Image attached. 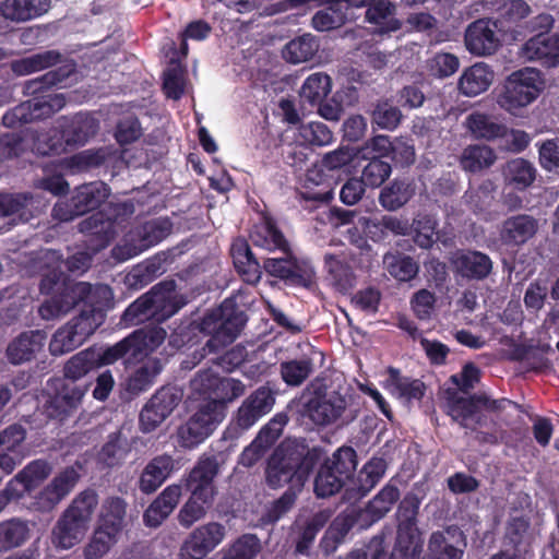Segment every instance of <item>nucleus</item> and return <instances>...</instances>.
<instances>
[{
  "label": "nucleus",
  "mask_w": 559,
  "mask_h": 559,
  "mask_svg": "<svg viewBox=\"0 0 559 559\" xmlns=\"http://www.w3.org/2000/svg\"><path fill=\"white\" fill-rule=\"evenodd\" d=\"M314 2L317 5H328L319 10L311 19L312 27L318 32H329L342 27L348 20L346 10L341 4L334 2H323V0H309L306 4Z\"/></svg>",
  "instance_id": "39"
},
{
  "label": "nucleus",
  "mask_w": 559,
  "mask_h": 559,
  "mask_svg": "<svg viewBox=\"0 0 559 559\" xmlns=\"http://www.w3.org/2000/svg\"><path fill=\"white\" fill-rule=\"evenodd\" d=\"M444 412L464 429L469 428L473 424L487 426L488 423V417L480 409L478 394L464 397L456 392L449 393L444 403Z\"/></svg>",
  "instance_id": "22"
},
{
  "label": "nucleus",
  "mask_w": 559,
  "mask_h": 559,
  "mask_svg": "<svg viewBox=\"0 0 559 559\" xmlns=\"http://www.w3.org/2000/svg\"><path fill=\"white\" fill-rule=\"evenodd\" d=\"M96 364L91 354L90 347L73 355L63 366V378L56 381H68L76 383V381L95 370Z\"/></svg>",
  "instance_id": "59"
},
{
  "label": "nucleus",
  "mask_w": 559,
  "mask_h": 559,
  "mask_svg": "<svg viewBox=\"0 0 559 559\" xmlns=\"http://www.w3.org/2000/svg\"><path fill=\"white\" fill-rule=\"evenodd\" d=\"M26 429L20 424H12L0 431V468L11 474L25 457Z\"/></svg>",
  "instance_id": "23"
},
{
  "label": "nucleus",
  "mask_w": 559,
  "mask_h": 559,
  "mask_svg": "<svg viewBox=\"0 0 559 559\" xmlns=\"http://www.w3.org/2000/svg\"><path fill=\"white\" fill-rule=\"evenodd\" d=\"M110 189L103 181H93L74 188L67 201H58L52 207V217L70 222L97 210L109 197Z\"/></svg>",
  "instance_id": "11"
},
{
  "label": "nucleus",
  "mask_w": 559,
  "mask_h": 559,
  "mask_svg": "<svg viewBox=\"0 0 559 559\" xmlns=\"http://www.w3.org/2000/svg\"><path fill=\"white\" fill-rule=\"evenodd\" d=\"M388 383L397 395L406 401H420L426 393V384L419 379L404 377L397 368H388Z\"/></svg>",
  "instance_id": "48"
},
{
  "label": "nucleus",
  "mask_w": 559,
  "mask_h": 559,
  "mask_svg": "<svg viewBox=\"0 0 559 559\" xmlns=\"http://www.w3.org/2000/svg\"><path fill=\"white\" fill-rule=\"evenodd\" d=\"M313 372V362L309 357L293 359L281 364L283 381L290 386H299Z\"/></svg>",
  "instance_id": "62"
},
{
  "label": "nucleus",
  "mask_w": 559,
  "mask_h": 559,
  "mask_svg": "<svg viewBox=\"0 0 559 559\" xmlns=\"http://www.w3.org/2000/svg\"><path fill=\"white\" fill-rule=\"evenodd\" d=\"M347 408V401L337 391L318 388L309 394L300 412L313 426L325 428L336 424Z\"/></svg>",
  "instance_id": "13"
},
{
  "label": "nucleus",
  "mask_w": 559,
  "mask_h": 559,
  "mask_svg": "<svg viewBox=\"0 0 559 559\" xmlns=\"http://www.w3.org/2000/svg\"><path fill=\"white\" fill-rule=\"evenodd\" d=\"M175 509V484L168 485L143 514L144 524L157 527Z\"/></svg>",
  "instance_id": "45"
},
{
  "label": "nucleus",
  "mask_w": 559,
  "mask_h": 559,
  "mask_svg": "<svg viewBox=\"0 0 559 559\" xmlns=\"http://www.w3.org/2000/svg\"><path fill=\"white\" fill-rule=\"evenodd\" d=\"M395 7L388 0H379L366 10V21L379 26L380 33L396 32L402 27L400 20L393 16Z\"/></svg>",
  "instance_id": "42"
},
{
  "label": "nucleus",
  "mask_w": 559,
  "mask_h": 559,
  "mask_svg": "<svg viewBox=\"0 0 559 559\" xmlns=\"http://www.w3.org/2000/svg\"><path fill=\"white\" fill-rule=\"evenodd\" d=\"M174 461L169 455H158L144 467L139 479V489L143 493L155 492L169 476Z\"/></svg>",
  "instance_id": "32"
},
{
  "label": "nucleus",
  "mask_w": 559,
  "mask_h": 559,
  "mask_svg": "<svg viewBox=\"0 0 559 559\" xmlns=\"http://www.w3.org/2000/svg\"><path fill=\"white\" fill-rule=\"evenodd\" d=\"M33 150L43 156L60 155L66 153L69 147L66 144L64 135L59 124L39 133L34 140Z\"/></svg>",
  "instance_id": "58"
},
{
  "label": "nucleus",
  "mask_w": 559,
  "mask_h": 559,
  "mask_svg": "<svg viewBox=\"0 0 559 559\" xmlns=\"http://www.w3.org/2000/svg\"><path fill=\"white\" fill-rule=\"evenodd\" d=\"M496 158L493 150L487 145H468L461 155L460 165L466 171L477 173L490 167Z\"/></svg>",
  "instance_id": "54"
},
{
  "label": "nucleus",
  "mask_w": 559,
  "mask_h": 559,
  "mask_svg": "<svg viewBox=\"0 0 559 559\" xmlns=\"http://www.w3.org/2000/svg\"><path fill=\"white\" fill-rule=\"evenodd\" d=\"M97 506L98 495L94 489L81 491L57 521L51 534L52 544L60 549H70L79 544Z\"/></svg>",
  "instance_id": "6"
},
{
  "label": "nucleus",
  "mask_w": 559,
  "mask_h": 559,
  "mask_svg": "<svg viewBox=\"0 0 559 559\" xmlns=\"http://www.w3.org/2000/svg\"><path fill=\"white\" fill-rule=\"evenodd\" d=\"M453 272L467 281H484L493 270L491 258L474 249H457L450 258Z\"/></svg>",
  "instance_id": "18"
},
{
  "label": "nucleus",
  "mask_w": 559,
  "mask_h": 559,
  "mask_svg": "<svg viewBox=\"0 0 559 559\" xmlns=\"http://www.w3.org/2000/svg\"><path fill=\"white\" fill-rule=\"evenodd\" d=\"M162 371V365L158 359H148L142 364L126 382V391L136 396L147 391L154 383L155 377Z\"/></svg>",
  "instance_id": "46"
},
{
  "label": "nucleus",
  "mask_w": 559,
  "mask_h": 559,
  "mask_svg": "<svg viewBox=\"0 0 559 559\" xmlns=\"http://www.w3.org/2000/svg\"><path fill=\"white\" fill-rule=\"evenodd\" d=\"M332 467V471L344 480H350L357 469L358 456L356 450L350 445H342L336 449L331 456L325 449V459L323 461Z\"/></svg>",
  "instance_id": "43"
},
{
  "label": "nucleus",
  "mask_w": 559,
  "mask_h": 559,
  "mask_svg": "<svg viewBox=\"0 0 559 559\" xmlns=\"http://www.w3.org/2000/svg\"><path fill=\"white\" fill-rule=\"evenodd\" d=\"M247 320L246 312L236 299L226 298L217 308L207 312L197 325L200 332L210 335L204 349L209 353H218L230 345L245 328Z\"/></svg>",
  "instance_id": "5"
},
{
  "label": "nucleus",
  "mask_w": 559,
  "mask_h": 559,
  "mask_svg": "<svg viewBox=\"0 0 559 559\" xmlns=\"http://www.w3.org/2000/svg\"><path fill=\"white\" fill-rule=\"evenodd\" d=\"M167 336V332L159 325H147L138 329L129 334L132 337L131 343L133 346V354L139 358V361L159 347Z\"/></svg>",
  "instance_id": "37"
},
{
  "label": "nucleus",
  "mask_w": 559,
  "mask_h": 559,
  "mask_svg": "<svg viewBox=\"0 0 559 559\" xmlns=\"http://www.w3.org/2000/svg\"><path fill=\"white\" fill-rule=\"evenodd\" d=\"M313 491L318 498H328L342 490L346 480L332 471V467L322 463L313 475Z\"/></svg>",
  "instance_id": "57"
},
{
  "label": "nucleus",
  "mask_w": 559,
  "mask_h": 559,
  "mask_svg": "<svg viewBox=\"0 0 559 559\" xmlns=\"http://www.w3.org/2000/svg\"><path fill=\"white\" fill-rule=\"evenodd\" d=\"M421 498L408 491L397 504L395 512L396 539L390 559H419L424 539L418 528V514Z\"/></svg>",
  "instance_id": "9"
},
{
  "label": "nucleus",
  "mask_w": 559,
  "mask_h": 559,
  "mask_svg": "<svg viewBox=\"0 0 559 559\" xmlns=\"http://www.w3.org/2000/svg\"><path fill=\"white\" fill-rule=\"evenodd\" d=\"M62 55L58 50H45L12 61L11 69L16 75H28L62 63Z\"/></svg>",
  "instance_id": "36"
},
{
  "label": "nucleus",
  "mask_w": 559,
  "mask_h": 559,
  "mask_svg": "<svg viewBox=\"0 0 559 559\" xmlns=\"http://www.w3.org/2000/svg\"><path fill=\"white\" fill-rule=\"evenodd\" d=\"M79 480L80 474L74 466L63 468L38 493L37 504L39 509L52 510L73 490Z\"/></svg>",
  "instance_id": "25"
},
{
  "label": "nucleus",
  "mask_w": 559,
  "mask_h": 559,
  "mask_svg": "<svg viewBox=\"0 0 559 559\" xmlns=\"http://www.w3.org/2000/svg\"><path fill=\"white\" fill-rule=\"evenodd\" d=\"M504 178L508 185L523 191L534 182L536 169L528 160L515 158L507 163Z\"/></svg>",
  "instance_id": "53"
},
{
  "label": "nucleus",
  "mask_w": 559,
  "mask_h": 559,
  "mask_svg": "<svg viewBox=\"0 0 559 559\" xmlns=\"http://www.w3.org/2000/svg\"><path fill=\"white\" fill-rule=\"evenodd\" d=\"M325 459V447L305 437H287L273 450L264 469L271 489L290 486L302 490Z\"/></svg>",
  "instance_id": "2"
},
{
  "label": "nucleus",
  "mask_w": 559,
  "mask_h": 559,
  "mask_svg": "<svg viewBox=\"0 0 559 559\" xmlns=\"http://www.w3.org/2000/svg\"><path fill=\"white\" fill-rule=\"evenodd\" d=\"M219 404L205 402L190 417L186 425L177 428V439L185 448H194L203 442L222 421L219 412H216Z\"/></svg>",
  "instance_id": "15"
},
{
  "label": "nucleus",
  "mask_w": 559,
  "mask_h": 559,
  "mask_svg": "<svg viewBox=\"0 0 559 559\" xmlns=\"http://www.w3.org/2000/svg\"><path fill=\"white\" fill-rule=\"evenodd\" d=\"M75 72L76 64L71 60L36 79L26 81L23 93L32 98L7 111L2 117V123L8 128H16L49 118L61 110L66 106V97L63 94L52 92L51 87L63 84Z\"/></svg>",
  "instance_id": "4"
},
{
  "label": "nucleus",
  "mask_w": 559,
  "mask_h": 559,
  "mask_svg": "<svg viewBox=\"0 0 559 559\" xmlns=\"http://www.w3.org/2000/svg\"><path fill=\"white\" fill-rule=\"evenodd\" d=\"M492 79V70L487 64L478 62L463 71L457 86L463 95L477 96L488 90Z\"/></svg>",
  "instance_id": "33"
},
{
  "label": "nucleus",
  "mask_w": 559,
  "mask_h": 559,
  "mask_svg": "<svg viewBox=\"0 0 559 559\" xmlns=\"http://www.w3.org/2000/svg\"><path fill=\"white\" fill-rule=\"evenodd\" d=\"M274 404L275 393L272 389L266 385L259 386L243 400L233 424L240 432L246 431L269 414Z\"/></svg>",
  "instance_id": "16"
},
{
  "label": "nucleus",
  "mask_w": 559,
  "mask_h": 559,
  "mask_svg": "<svg viewBox=\"0 0 559 559\" xmlns=\"http://www.w3.org/2000/svg\"><path fill=\"white\" fill-rule=\"evenodd\" d=\"M39 292L49 296L38 309L44 320L57 319L82 304L80 313L53 333L49 343L52 356L81 346L105 320L97 301L99 289L86 282H73L60 270L53 269L41 276Z\"/></svg>",
  "instance_id": "1"
},
{
  "label": "nucleus",
  "mask_w": 559,
  "mask_h": 559,
  "mask_svg": "<svg viewBox=\"0 0 559 559\" xmlns=\"http://www.w3.org/2000/svg\"><path fill=\"white\" fill-rule=\"evenodd\" d=\"M520 56L547 69L559 67V34L532 36L521 46Z\"/></svg>",
  "instance_id": "21"
},
{
  "label": "nucleus",
  "mask_w": 559,
  "mask_h": 559,
  "mask_svg": "<svg viewBox=\"0 0 559 559\" xmlns=\"http://www.w3.org/2000/svg\"><path fill=\"white\" fill-rule=\"evenodd\" d=\"M531 521L524 515L511 516L507 524L503 540L514 551H521L523 546L531 544Z\"/></svg>",
  "instance_id": "55"
},
{
  "label": "nucleus",
  "mask_w": 559,
  "mask_h": 559,
  "mask_svg": "<svg viewBox=\"0 0 559 559\" xmlns=\"http://www.w3.org/2000/svg\"><path fill=\"white\" fill-rule=\"evenodd\" d=\"M27 523L19 519L0 522V549L9 550L21 546L28 538Z\"/></svg>",
  "instance_id": "60"
},
{
  "label": "nucleus",
  "mask_w": 559,
  "mask_h": 559,
  "mask_svg": "<svg viewBox=\"0 0 559 559\" xmlns=\"http://www.w3.org/2000/svg\"><path fill=\"white\" fill-rule=\"evenodd\" d=\"M531 13L532 8L525 0H506L498 5L496 16L491 19L498 32L504 34L519 26Z\"/></svg>",
  "instance_id": "31"
},
{
  "label": "nucleus",
  "mask_w": 559,
  "mask_h": 559,
  "mask_svg": "<svg viewBox=\"0 0 559 559\" xmlns=\"http://www.w3.org/2000/svg\"><path fill=\"white\" fill-rule=\"evenodd\" d=\"M249 237L253 246L267 251L278 250L286 252L288 251V247H290L275 221L271 217H265L263 222L254 225Z\"/></svg>",
  "instance_id": "30"
},
{
  "label": "nucleus",
  "mask_w": 559,
  "mask_h": 559,
  "mask_svg": "<svg viewBox=\"0 0 559 559\" xmlns=\"http://www.w3.org/2000/svg\"><path fill=\"white\" fill-rule=\"evenodd\" d=\"M386 471V461L383 457H371L359 471L355 484L359 498L370 492L382 479Z\"/></svg>",
  "instance_id": "52"
},
{
  "label": "nucleus",
  "mask_w": 559,
  "mask_h": 559,
  "mask_svg": "<svg viewBox=\"0 0 559 559\" xmlns=\"http://www.w3.org/2000/svg\"><path fill=\"white\" fill-rule=\"evenodd\" d=\"M51 469V465L46 460H34L15 475V479L24 486V490H33L48 478Z\"/></svg>",
  "instance_id": "63"
},
{
  "label": "nucleus",
  "mask_w": 559,
  "mask_h": 559,
  "mask_svg": "<svg viewBox=\"0 0 559 559\" xmlns=\"http://www.w3.org/2000/svg\"><path fill=\"white\" fill-rule=\"evenodd\" d=\"M126 507L124 500L120 497L108 499L104 506L97 528L109 532L117 537L118 533L122 530Z\"/></svg>",
  "instance_id": "56"
},
{
  "label": "nucleus",
  "mask_w": 559,
  "mask_h": 559,
  "mask_svg": "<svg viewBox=\"0 0 559 559\" xmlns=\"http://www.w3.org/2000/svg\"><path fill=\"white\" fill-rule=\"evenodd\" d=\"M415 194V185L408 178H395L380 191L379 202L388 211L404 206Z\"/></svg>",
  "instance_id": "34"
},
{
  "label": "nucleus",
  "mask_w": 559,
  "mask_h": 559,
  "mask_svg": "<svg viewBox=\"0 0 559 559\" xmlns=\"http://www.w3.org/2000/svg\"><path fill=\"white\" fill-rule=\"evenodd\" d=\"M175 314V280L154 285L148 292L131 302L121 316L124 326H133L153 320L162 323Z\"/></svg>",
  "instance_id": "8"
},
{
  "label": "nucleus",
  "mask_w": 559,
  "mask_h": 559,
  "mask_svg": "<svg viewBox=\"0 0 559 559\" xmlns=\"http://www.w3.org/2000/svg\"><path fill=\"white\" fill-rule=\"evenodd\" d=\"M131 340L132 337H129L128 335L115 345L106 348L91 346L90 350L96 364V368L98 369L100 367L115 364L121 358H127L128 362L132 360L139 361L138 356L133 354Z\"/></svg>",
  "instance_id": "38"
},
{
  "label": "nucleus",
  "mask_w": 559,
  "mask_h": 559,
  "mask_svg": "<svg viewBox=\"0 0 559 559\" xmlns=\"http://www.w3.org/2000/svg\"><path fill=\"white\" fill-rule=\"evenodd\" d=\"M324 166L314 164L308 168L299 189V197L305 202V209H317L328 204L333 199V191Z\"/></svg>",
  "instance_id": "20"
},
{
  "label": "nucleus",
  "mask_w": 559,
  "mask_h": 559,
  "mask_svg": "<svg viewBox=\"0 0 559 559\" xmlns=\"http://www.w3.org/2000/svg\"><path fill=\"white\" fill-rule=\"evenodd\" d=\"M214 394L210 402L219 404L215 409L219 412V418L223 420L226 404L241 396L245 392V385L240 380L224 378L218 374L216 379H214Z\"/></svg>",
  "instance_id": "51"
},
{
  "label": "nucleus",
  "mask_w": 559,
  "mask_h": 559,
  "mask_svg": "<svg viewBox=\"0 0 559 559\" xmlns=\"http://www.w3.org/2000/svg\"><path fill=\"white\" fill-rule=\"evenodd\" d=\"M46 334L39 330L25 331L14 337L8 345L5 355L12 365L31 361L45 345Z\"/></svg>",
  "instance_id": "28"
},
{
  "label": "nucleus",
  "mask_w": 559,
  "mask_h": 559,
  "mask_svg": "<svg viewBox=\"0 0 559 559\" xmlns=\"http://www.w3.org/2000/svg\"><path fill=\"white\" fill-rule=\"evenodd\" d=\"M108 157L106 148L84 150L66 157L61 160L60 166H63L71 174L87 173L103 166Z\"/></svg>",
  "instance_id": "41"
},
{
  "label": "nucleus",
  "mask_w": 559,
  "mask_h": 559,
  "mask_svg": "<svg viewBox=\"0 0 559 559\" xmlns=\"http://www.w3.org/2000/svg\"><path fill=\"white\" fill-rule=\"evenodd\" d=\"M332 88L331 78L323 72L310 74L301 85L299 96L302 104L314 107L326 99Z\"/></svg>",
  "instance_id": "40"
},
{
  "label": "nucleus",
  "mask_w": 559,
  "mask_h": 559,
  "mask_svg": "<svg viewBox=\"0 0 559 559\" xmlns=\"http://www.w3.org/2000/svg\"><path fill=\"white\" fill-rule=\"evenodd\" d=\"M217 474L218 463L215 456L200 460L190 472L186 487L191 496L177 516L183 526L189 527L204 516L214 498L213 481Z\"/></svg>",
  "instance_id": "7"
},
{
  "label": "nucleus",
  "mask_w": 559,
  "mask_h": 559,
  "mask_svg": "<svg viewBox=\"0 0 559 559\" xmlns=\"http://www.w3.org/2000/svg\"><path fill=\"white\" fill-rule=\"evenodd\" d=\"M538 230V221L528 214H516L506 218L499 229V238L507 247H521Z\"/></svg>",
  "instance_id": "27"
},
{
  "label": "nucleus",
  "mask_w": 559,
  "mask_h": 559,
  "mask_svg": "<svg viewBox=\"0 0 559 559\" xmlns=\"http://www.w3.org/2000/svg\"><path fill=\"white\" fill-rule=\"evenodd\" d=\"M79 231L86 236L87 247L99 252L107 248L117 236V228L100 210L79 223Z\"/></svg>",
  "instance_id": "24"
},
{
  "label": "nucleus",
  "mask_w": 559,
  "mask_h": 559,
  "mask_svg": "<svg viewBox=\"0 0 559 559\" xmlns=\"http://www.w3.org/2000/svg\"><path fill=\"white\" fill-rule=\"evenodd\" d=\"M319 43L311 34H304L288 41L283 49V57L287 62L297 64L306 62L317 53Z\"/></svg>",
  "instance_id": "49"
},
{
  "label": "nucleus",
  "mask_w": 559,
  "mask_h": 559,
  "mask_svg": "<svg viewBox=\"0 0 559 559\" xmlns=\"http://www.w3.org/2000/svg\"><path fill=\"white\" fill-rule=\"evenodd\" d=\"M283 257L266 258L261 264L245 238H236L230 248L235 269L247 284L260 282L262 270L286 285L309 288L313 284L314 272L305 261L295 257L290 247Z\"/></svg>",
  "instance_id": "3"
},
{
  "label": "nucleus",
  "mask_w": 559,
  "mask_h": 559,
  "mask_svg": "<svg viewBox=\"0 0 559 559\" xmlns=\"http://www.w3.org/2000/svg\"><path fill=\"white\" fill-rule=\"evenodd\" d=\"M224 525L211 522L195 528L180 549V559H203L225 537Z\"/></svg>",
  "instance_id": "19"
},
{
  "label": "nucleus",
  "mask_w": 559,
  "mask_h": 559,
  "mask_svg": "<svg viewBox=\"0 0 559 559\" xmlns=\"http://www.w3.org/2000/svg\"><path fill=\"white\" fill-rule=\"evenodd\" d=\"M402 112L399 107L389 100H379L371 111V124L373 129L394 130L402 120Z\"/></svg>",
  "instance_id": "61"
},
{
  "label": "nucleus",
  "mask_w": 559,
  "mask_h": 559,
  "mask_svg": "<svg viewBox=\"0 0 559 559\" xmlns=\"http://www.w3.org/2000/svg\"><path fill=\"white\" fill-rule=\"evenodd\" d=\"M491 17L478 19L465 29L464 44L469 53L477 57L495 55L502 45Z\"/></svg>",
  "instance_id": "17"
},
{
  "label": "nucleus",
  "mask_w": 559,
  "mask_h": 559,
  "mask_svg": "<svg viewBox=\"0 0 559 559\" xmlns=\"http://www.w3.org/2000/svg\"><path fill=\"white\" fill-rule=\"evenodd\" d=\"M260 550L261 543L257 535L243 534L229 546L222 559H254Z\"/></svg>",
  "instance_id": "64"
},
{
  "label": "nucleus",
  "mask_w": 559,
  "mask_h": 559,
  "mask_svg": "<svg viewBox=\"0 0 559 559\" xmlns=\"http://www.w3.org/2000/svg\"><path fill=\"white\" fill-rule=\"evenodd\" d=\"M50 9V0H5L1 12L12 21H28L38 17Z\"/></svg>",
  "instance_id": "35"
},
{
  "label": "nucleus",
  "mask_w": 559,
  "mask_h": 559,
  "mask_svg": "<svg viewBox=\"0 0 559 559\" xmlns=\"http://www.w3.org/2000/svg\"><path fill=\"white\" fill-rule=\"evenodd\" d=\"M86 391V385L56 381L55 393L44 403L43 414L48 420L64 424L75 417Z\"/></svg>",
  "instance_id": "14"
},
{
  "label": "nucleus",
  "mask_w": 559,
  "mask_h": 559,
  "mask_svg": "<svg viewBox=\"0 0 559 559\" xmlns=\"http://www.w3.org/2000/svg\"><path fill=\"white\" fill-rule=\"evenodd\" d=\"M545 81L540 70L524 67L511 72L498 95V105L513 116L533 104L542 94Z\"/></svg>",
  "instance_id": "10"
},
{
  "label": "nucleus",
  "mask_w": 559,
  "mask_h": 559,
  "mask_svg": "<svg viewBox=\"0 0 559 559\" xmlns=\"http://www.w3.org/2000/svg\"><path fill=\"white\" fill-rule=\"evenodd\" d=\"M466 127L474 138L488 141L503 138L508 132L504 124L498 123L490 116L477 111L467 116Z\"/></svg>",
  "instance_id": "44"
},
{
  "label": "nucleus",
  "mask_w": 559,
  "mask_h": 559,
  "mask_svg": "<svg viewBox=\"0 0 559 559\" xmlns=\"http://www.w3.org/2000/svg\"><path fill=\"white\" fill-rule=\"evenodd\" d=\"M401 491L396 481L390 479L379 492L366 504L360 516L369 524L383 519L400 500Z\"/></svg>",
  "instance_id": "29"
},
{
  "label": "nucleus",
  "mask_w": 559,
  "mask_h": 559,
  "mask_svg": "<svg viewBox=\"0 0 559 559\" xmlns=\"http://www.w3.org/2000/svg\"><path fill=\"white\" fill-rule=\"evenodd\" d=\"M465 546V544H463ZM464 547H459L449 531L432 532L428 540V559H462Z\"/></svg>",
  "instance_id": "50"
},
{
  "label": "nucleus",
  "mask_w": 559,
  "mask_h": 559,
  "mask_svg": "<svg viewBox=\"0 0 559 559\" xmlns=\"http://www.w3.org/2000/svg\"><path fill=\"white\" fill-rule=\"evenodd\" d=\"M58 124L64 135L69 150L82 146L96 135L99 122L92 115L79 112L72 117H62Z\"/></svg>",
  "instance_id": "26"
},
{
  "label": "nucleus",
  "mask_w": 559,
  "mask_h": 559,
  "mask_svg": "<svg viewBox=\"0 0 559 559\" xmlns=\"http://www.w3.org/2000/svg\"><path fill=\"white\" fill-rule=\"evenodd\" d=\"M169 218H155L134 226L124 237V243L112 249V255L120 261L129 260L166 238L171 230Z\"/></svg>",
  "instance_id": "12"
},
{
  "label": "nucleus",
  "mask_w": 559,
  "mask_h": 559,
  "mask_svg": "<svg viewBox=\"0 0 559 559\" xmlns=\"http://www.w3.org/2000/svg\"><path fill=\"white\" fill-rule=\"evenodd\" d=\"M359 165L361 166L360 179L370 188L381 187L392 173L390 160L381 156L362 155Z\"/></svg>",
  "instance_id": "47"
}]
</instances>
